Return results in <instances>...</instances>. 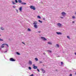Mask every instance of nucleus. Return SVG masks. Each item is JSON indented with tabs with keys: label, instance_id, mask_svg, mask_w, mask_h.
<instances>
[{
	"label": "nucleus",
	"instance_id": "nucleus-1",
	"mask_svg": "<svg viewBox=\"0 0 76 76\" xmlns=\"http://www.w3.org/2000/svg\"><path fill=\"white\" fill-rule=\"evenodd\" d=\"M30 8L31 9H33V10H35L36 9L35 7L34 6H30Z\"/></svg>",
	"mask_w": 76,
	"mask_h": 76
},
{
	"label": "nucleus",
	"instance_id": "nucleus-2",
	"mask_svg": "<svg viewBox=\"0 0 76 76\" xmlns=\"http://www.w3.org/2000/svg\"><path fill=\"white\" fill-rule=\"evenodd\" d=\"M10 61H15L16 60L14 59L13 58H11L10 59Z\"/></svg>",
	"mask_w": 76,
	"mask_h": 76
},
{
	"label": "nucleus",
	"instance_id": "nucleus-3",
	"mask_svg": "<svg viewBox=\"0 0 76 76\" xmlns=\"http://www.w3.org/2000/svg\"><path fill=\"white\" fill-rule=\"evenodd\" d=\"M41 39H43V41H46V40H47V39H46L44 37H41Z\"/></svg>",
	"mask_w": 76,
	"mask_h": 76
},
{
	"label": "nucleus",
	"instance_id": "nucleus-4",
	"mask_svg": "<svg viewBox=\"0 0 76 76\" xmlns=\"http://www.w3.org/2000/svg\"><path fill=\"white\" fill-rule=\"evenodd\" d=\"M61 14L63 16H65V15H66V13L65 12H63L61 13Z\"/></svg>",
	"mask_w": 76,
	"mask_h": 76
},
{
	"label": "nucleus",
	"instance_id": "nucleus-5",
	"mask_svg": "<svg viewBox=\"0 0 76 76\" xmlns=\"http://www.w3.org/2000/svg\"><path fill=\"white\" fill-rule=\"evenodd\" d=\"M34 66H33V69H37V68H38V67H37V66H34L35 65H33Z\"/></svg>",
	"mask_w": 76,
	"mask_h": 76
},
{
	"label": "nucleus",
	"instance_id": "nucleus-6",
	"mask_svg": "<svg viewBox=\"0 0 76 76\" xmlns=\"http://www.w3.org/2000/svg\"><path fill=\"white\" fill-rule=\"evenodd\" d=\"M57 25L58 26H59V27H61V24L60 23H58L57 24Z\"/></svg>",
	"mask_w": 76,
	"mask_h": 76
},
{
	"label": "nucleus",
	"instance_id": "nucleus-7",
	"mask_svg": "<svg viewBox=\"0 0 76 76\" xmlns=\"http://www.w3.org/2000/svg\"><path fill=\"white\" fill-rule=\"evenodd\" d=\"M41 70L42 72L43 73H45V70H44L43 69H41Z\"/></svg>",
	"mask_w": 76,
	"mask_h": 76
},
{
	"label": "nucleus",
	"instance_id": "nucleus-8",
	"mask_svg": "<svg viewBox=\"0 0 76 76\" xmlns=\"http://www.w3.org/2000/svg\"><path fill=\"white\" fill-rule=\"evenodd\" d=\"M56 33L58 35H61L62 34L60 32H56Z\"/></svg>",
	"mask_w": 76,
	"mask_h": 76
},
{
	"label": "nucleus",
	"instance_id": "nucleus-9",
	"mask_svg": "<svg viewBox=\"0 0 76 76\" xmlns=\"http://www.w3.org/2000/svg\"><path fill=\"white\" fill-rule=\"evenodd\" d=\"M22 7H20L19 10L20 12H22Z\"/></svg>",
	"mask_w": 76,
	"mask_h": 76
},
{
	"label": "nucleus",
	"instance_id": "nucleus-10",
	"mask_svg": "<svg viewBox=\"0 0 76 76\" xmlns=\"http://www.w3.org/2000/svg\"><path fill=\"white\" fill-rule=\"evenodd\" d=\"M33 24L35 25H36L37 24V22L35 21L33 23Z\"/></svg>",
	"mask_w": 76,
	"mask_h": 76
},
{
	"label": "nucleus",
	"instance_id": "nucleus-11",
	"mask_svg": "<svg viewBox=\"0 0 76 76\" xmlns=\"http://www.w3.org/2000/svg\"><path fill=\"white\" fill-rule=\"evenodd\" d=\"M29 63L30 64H32V62L31 61H29Z\"/></svg>",
	"mask_w": 76,
	"mask_h": 76
},
{
	"label": "nucleus",
	"instance_id": "nucleus-12",
	"mask_svg": "<svg viewBox=\"0 0 76 76\" xmlns=\"http://www.w3.org/2000/svg\"><path fill=\"white\" fill-rule=\"evenodd\" d=\"M22 4H23L24 5H25L26 4V3H21Z\"/></svg>",
	"mask_w": 76,
	"mask_h": 76
},
{
	"label": "nucleus",
	"instance_id": "nucleus-13",
	"mask_svg": "<svg viewBox=\"0 0 76 76\" xmlns=\"http://www.w3.org/2000/svg\"><path fill=\"white\" fill-rule=\"evenodd\" d=\"M48 44H50V45H51V44H52V43L50 42H48Z\"/></svg>",
	"mask_w": 76,
	"mask_h": 76
},
{
	"label": "nucleus",
	"instance_id": "nucleus-14",
	"mask_svg": "<svg viewBox=\"0 0 76 76\" xmlns=\"http://www.w3.org/2000/svg\"><path fill=\"white\" fill-rule=\"evenodd\" d=\"M37 25H34V27L35 28H37Z\"/></svg>",
	"mask_w": 76,
	"mask_h": 76
},
{
	"label": "nucleus",
	"instance_id": "nucleus-15",
	"mask_svg": "<svg viewBox=\"0 0 76 76\" xmlns=\"http://www.w3.org/2000/svg\"><path fill=\"white\" fill-rule=\"evenodd\" d=\"M2 45H7V47H9V45H7V44H2Z\"/></svg>",
	"mask_w": 76,
	"mask_h": 76
},
{
	"label": "nucleus",
	"instance_id": "nucleus-16",
	"mask_svg": "<svg viewBox=\"0 0 76 76\" xmlns=\"http://www.w3.org/2000/svg\"><path fill=\"white\" fill-rule=\"evenodd\" d=\"M18 2L19 3H22V1L21 0H18Z\"/></svg>",
	"mask_w": 76,
	"mask_h": 76
},
{
	"label": "nucleus",
	"instance_id": "nucleus-17",
	"mask_svg": "<svg viewBox=\"0 0 76 76\" xmlns=\"http://www.w3.org/2000/svg\"><path fill=\"white\" fill-rule=\"evenodd\" d=\"M56 45L57 47H58V48H59V45H58V44H57Z\"/></svg>",
	"mask_w": 76,
	"mask_h": 76
},
{
	"label": "nucleus",
	"instance_id": "nucleus-18",
	"mask_svg": "<svg viewBox=\"0 0 76 76\" xmlns=\"http://www.w3.org/2000/svg\"><path fill=\"white\" fill-rule=\"evenodd\" d=\"M37 18H39V19H41V17H40V16H38Z\"/></svg>",
	"mask_w": 76,
	"mask_h": 76
},
{
	"label": "nucleus",
	"instance_id": "nucleus-19",
	"mask_svg": "<svg viewBox=\"0 0 76 76\" xmlns=\"http://www.w3.org/2000/svg\"><path fill=\"white\" fill-rule=\"evenodd\" d=\"M4 46L3 45H2L1 46V48H3Z\"/></svg>",
	"mask_w": 76,
	"mask_h": 76
},
{
	"label": "nucleus",
	"instance_id": "nucleus-20",
	"mask_svg": "<svg viewBox=\"0 0 76 76\" xmlns=\"http://www.w3.org/2000/svg\"><path fill=\"white\" fill-rule=\"evenodd\" d=\"M3 41V39L0 38V41Z\"/></svg>",
	"mask_w": 76,
	"mask_h": 76
},
{
	"label": "nucleus",
	"instance_id": "nucleus-21",
	"mask_svg": "<svg viewBox=\"0 0 76 76\" xmlns=\"http://www.w3.org/2000/svg\"><path fill=\"white\" fill-rule=\"evenodd\" d=\"M1 30H4V28H3L2 27H1Z\"/></svg>",
	"mask_w": 76,
	"mask_h": 76
},
{
	"label": "nucleus",
	"instance_id": "nucleus-22",
	"mask_svg": "<svg viewBox=\"0 0 76 76\" xmlns=\"http://www.w3.org/2000/svg\"><path fill=\"white\" fill-rule=\"evenodd\" d=\"M28 31H31V29L30 28H28Z\"/></svg>",
	"mask_w": 76,
	"mask_h": 76
},
{
	"label": "nucleus",
	"instance_id": "nucleus-23",
	"mask_svg": "<svg viewBox=\"0 0 76 76\" xmlns=\"http://www.w3.org/2000/svg\"><path fill=\"white\" fill-rule=\"evenodd\" d=\"M35 60H36V61H38V58H35Z\"/></svg>",
	"mask_w": 76,
	"mask_h": 76
},
{
	"label": "nucleus",
	"instance_id": "nucleus-24",
	"mask_svg": "<svg viewBox=\"0 0 76 76\" xmlns=\"http://www.w3.org/2000/svg\"><path fill=\"white\" fill-rule=\"evenodd\" d=\"M12 3L13 4H15V2H14V1H12Z\"/></svg>",
	"mask_w": 76,
	"mask_h": 76
},
{
	"label": "nucleus",
	"instance_id": "nucleus-25",
	"mask_svg": "<svg viewBox=\"0 0 76 76\" xmlns=\"http://www.w3.org/2000/svg\"><path fill=\"white\" fill-rule=\"evenodd\" d=\"M28 69L29 70H31V67H29Z\"/></svg>",
	"mask_w": 76,
	"mask_h": 76
},
{
	"label": "nucleus",
	"instance_id": "nucleus-26",
	"mask_svg": "<svg viewBox=\"0 0 76 76\" xmlns=\"http://www.w3.org/2000/svg\"><path fill=\"white\" fill-rule=\"evenodd\" d=\"M48 51L49 53H51L52 51L51 50H48Z\"/></svg>",
	"mask_w": 76,
	"mask_h": 76
},
{
	"label": "nucleus",
	"instance_id": "nucleus-27",
	"mask_svg": "<svg viewBox=\"0 0 76 76\" xmlns=\"http://www.w3.org/2000/svg\"><path fill=\"white\" fill-rule=\"evenodd\" d=\"M17 54H18V55H20V53L18 52H17Z\"/></svg>",
	"mask_w": 76,
	"mask_h": 76
},
{
	"label": "nucleus",
	"instance_id": "nucleus-28",
	"mask_svg": "<svg viewBox=\"0 0 76 76\" xmlns=\"http://www.w3.org/2000/svg\"><path fill=\"white\" fill-rule=\"evenodd\" d=\"M15 3H18V1L17 0H15Z\"/></svg>",
	"mask_w": 76,
	"mask_h": 76
},
{
	"label": "nucleus",
	"instance_id": "nucleus-29",
	"mask_svg": "<svg viewBox=\"0 0 76 76\" xmlns=\"http://www.w3.org/2000/svg\"><path fill=\"white\" fill-rule=\"evenodd\" d=\"M72 18L73 19H75V16H73Z\"/></svg>",
	"mask_w": 76,
	"mask_h": 76
},
{
	"label": "nucleus",
	"instance_id": "nucleus-30",
	"mask_svg": "<svg viewBox=\"0 0 76 76\" xmlns=\"http://www.w3.org/2000/svg\"><path fill=\"white\" fill-rule=\"evenodd\" d=\"M38 21H39V22H40L41 23H42V21H41L40 20H38Z\"/></svg>",
	"mask_w": 76,
	"mask_h": 76
},
{
	"label": "nucleus",
	"instance_id": "nucleus-31",
	"mask_svg": "<svg viewBox=\"0 0 76 76\" xmlns=\"http://www.w3.org/2000/svg\"><path fill=\"white\" fill-rule=\"evenodd\" d=\"M67 38H69V39H70V37L69 36H67Z\"/></svg>",
	"mask_w": 76,
	"mask_h": 76
},
{
	"label": "nucleus",
	"instance_id": "nucleus-32",
	"mask_svg": "<svg viewBox=\"0 0 76 76\" xmlns=\"http://www.w3.org/2000/svg\"><path fill=\"white\" fill-rule=\"evenodd\" d=\"M37 70L39 72V70L38 69H37Z\"/></svg>",
	"mask_w": 76,
	"mask_h": 76
},
{
	"label": "nucleus",
	"instance_id": "nucleus-33",
	"mask_svg": "<svg viewBox=\"0 0 76 76\" xmlns=\"http://www.w3.org/2000/svg\"><path fill=\"white\" fill-rule=\"evenodd\" d=\"M30 76H34V74H32L31 75H30Z\"/></svg>",
	"mask_w": 76,
	"mask_h": 76
},
{
	"label": "nucleus",
	"instance_id": "nucleus-34",
	"mask_svg": "<svg viewBox=\"0 0 76 76\" xmlns=\"http://www.w3.org/2000/svg\"><path fill=\"white\" fill-rule=\"evenodd\" d=\"M23 44H24V45H25V43L23 42H22Z\"/></svg>",
	"mask_w": 76,
	"mask_h": 76
},
{
	"label": "nucleus",
	"instance_id": "nucleus-35",
	"mask_svg": "<svg viewBox=\"0 0 76 76\" xmlns=\"http://www.w3.org/2000/svg\"><path fill=\"white\" fill-rule=\"evenodd\" d=\"M13 7H14V8H16V6H13Z\"/></svg>",
	"mask_w": 76,
	"mask_h": 76
},
{
	"label": "nucleus",
	"instance_id": "nucleus-36",
	"mask_svg": "<svg viewBox=\"0 0 76 76\" xmlns=\"http://www.w3.org/2000/svg\"><path fill=\"white\" fill-rule=\"evenodd\" d=\"M70 76H72V74H70V75H69Z\"/></svg>",
	"mask_w": 76,
	"mask_h": 76
},
{
	"label": "nucleus",
	"instance_id": "nucleus-37",
	"mask_svg": "<svg viewBox=\"0 0 76 76\" xmlns=\"http://www.w3.org/2000/svg\"><path fill=\"white\" fill-rule=\"evenodd\" d=\"M63 62H61V65H63Z\"/></svg>",
	"mask_w": 76,
	"mask_h": 76
},
{
	"label": "nucleus",
	"instance_id": "nucleus-38",
	"mask_svg": "<svg viewBox=\"0 0 76 76\" xmlns=\"http://www.w3.org/2000/svg\"><path fill=\"white\" fill-rule=\"evenodd\" d=\"M17 12V13H18V10H16Z\"/></svg>",
	"mask_w": 76,
	"mask_h": 76
},
{
	"label": "nucleus",
	"instance_id": "nucleus-39",
	"mask_svg": "<svg viewBox=\"0 0 76 76\" xmlns=\"http://www.w3.org/2000/svg\"><path fill=\"white\" fill-rule=\"evenodd\" d=\"M38 32H39V33H41V31H39Z\"/></svg>",
	"mask_w": 76,
	"mask_h": 76
},
{
	"label": "nucleus",
	"instance_id": "nucleus-40",
	"mask_svg": "<svg viewBox=\"0 0 76 76\" xmlns=\"http://www.w3.org/2000/svg\"><path fill=\"white\" fill-rule=\"evenodd\" d=\"M61 18L62 19H63V17H61Z\"/></svg>",
	"mask_w": 76,
	"mask_h": 76
},
{
	"label": "nucleus",
	"instance_id": "nucleus-41",
	"mask_svg": "<svg viewBox=\"0 0 76 76\" xmlns=\"http://www.w3.org/2000/svg\"><path fill=\"white\" fill-rule=\"evenodd\" d=\"M40 63H42V62L40 61Z\"/></svg>",
	"mask_w": 76,
	"mask_h": 76
},
{
	"label": "nucleus",
	"instance_id": "nucleus-42",
	"mask_svg": "<svg viewBox=\"0 0 76 76\" xmlns=\"http://www.w3.org/2000/svg\"><path fill=\"white\" fill-rule=\"evenodd\" d=\"M72 23H75V22L74 21H73Z\"/></svg>",
	"mask_w": 76,
	"mask_h": 76
},
{
	"label": "nucleus",
	"instance_id": "nucleus-43",
	"mask_svg": "<svg viewBox=\"0 0 76 76\" xmlns=\"http://www.w3.org/2000/svg\"><path fill=\"white\" fill-rule=\"evenodd\" d=\"M43 54H45V53H43Z\"/></svg>",
	"mask_w": 76,
	"mask_h": 76
},
{
	"label": "nucleus",
	"instance_id": "nucleus-44",
	"mask_svg": "<svg viewBox=\"0 0 76 76\" xmlns=\"http://www.w3.org/2000/svg\"><path fill=\"white\" fill-rule=\"evenodd\" d=\"M75 14H76V13H75Z\"/></svg>",
	"mask_w": 76,
	"mask_h": 76
},
{
	"label": "nucleus",
	"instance_id": "nucleus-45",
	"mask_svg": "<svg viewBox=\"0 0 76 76\" xmlns=\"http://www.w3.org/2000/svg\"><path fill=\"white\" fill-rule=\"evenodd\" d=\"M0 36H1V35H0Z\"/></svg>",
	"mask_w": 76,
	"mask_h": 76
}]
</instances>
